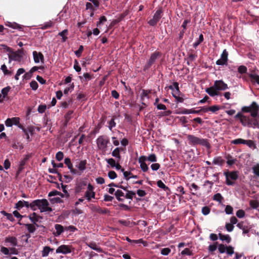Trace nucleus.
Returning a JSON list of instances; mask_svg holds the SVG:
<instances>
[{"instance_id": "obj_1", "label": "nucleus", "mask_w": 259, "mask_h": 259, "mask_svg": "<svg viewBox=\"0 0 259 259\" xmlns=\"http://www.w3.org/2000/svg\"><path fill=\"white\" fill-rule=\"evenodd\" d=\"M242 111L250 113L249 115H246L238 112L235 115V118L239 119L243 126L253 128H259L258 122L256 119L258 115L259 105L256 102H253L249 106L243 107Z\"/></svg>"}, {"instance_id": "obj_2", "label": "nucleus", "mask_w": 259, "mask_h": 259, "mask_svg": "<svg viewBox=\"0 0 259 259\" xmlns=\"http://www.w3.org/2000/svg\"><path fill=\"white\" fill-rule=\"evenodd\" d=\"M32 210H36L38 209L41 212H51L52 211L49 206V203L46 199H36L32 201Z\"/></svg>"}, {"instance_id": "obj_3", "label": "nucleus", "mask_w": 259, "mask_h": 259, "mask_svg": "<svg viewBox=\"0 0 259 259\" xmlns=\"http://www.w3.org/2000/svg\"><path fill=\"white\" fill-rule=\"evenodd\" d=\"M224 175L226 177V184L228 186H233L235 184L234 182L229 180L230 179L233 181H235L238 178L237 171H225Z\"/></svg>"}, {"instance_id": "obj_4", "label": "nucleus", "mask_w": 259, "mask_h": 259, "mask_svg": "<svg viewBox=\"0 0 259 259\" xmlns=\"http://www.w3.org/2000/svg\"><path fill=\"white\" fill-rule=\"evenodd\" d=\"M109 141L108 137L106 136H100L96 139V143L98 148L99 150L105 151L107 147V144Z\"/></svg>"}, {"instance_id": "obj_5", "label": "nucleus", "mask_w": 259, "mask_h": 259, "mask_svg": "<svg viewBox=\"0 0 259 259\" xmlns=\"http://www.w3.org/2000/svg\"><path fill=\"white\" fill-rule=\"evenodd\" d=\"M161 56V53L159 52L155 51L152 53L149 59L147 61L144 66L143 69L146 71L149 69L150 67L155 62L156 60Z\"/></svg>"}, {"instance_id": "obj_6", "label": "nucleus", "mask_w": 259, "mask_h": 259, "mask_svg": "<svg viewBox=\"0 0 259 259\" xmlns=\"http://www.w3.org/2000/svg\"><path fill=\"white\" fill-rule=\"evenodd\" d=\"M162 13V11L161 10L159 9L157 10L155 13H154L153 18L150 19L148 22V23L149 25L152 26H155L157 22L160 20L161 19L162 16L161 14Z\"/></svg>"}, {"instance_id": "obj_7", "label": "nucleus", "mask_w": 259, "mask_h": 259, "mask_svg": "<svg viewBox=\"0 0 259 259\" xmlns=\"http://www.w3.org/2000/svg\"><path fill=\"white\" fill-rule=\"evenodd\" d=\"M228 60V53L227 50L225 49L221 55V58L216 61V64L219 66L227 65Z\"/></svg>"}, {"instance_id": "obj_8", "label": "nucleus", "mask_w": 259, "mask_h": 259, "mask_svg": "<svg viewBox=\"0 0 259 259\" xmlns=\"http://www.w3.org/2000/svg\"><path fill=\"white\" fill-rule=\"evenodd\" d=\"M213 86L217 91H225L228 89L227 84L222 80H215Z\"/></svg>"}, {"instance_id": "obj_9", "label": "nucleus", "mask_w": 259, "mask_h": 259, "mask_svg": "<svg viewBox=\"0 0 259 259\" xmlns=\"http://www.w3.org/2000/svg\"><path fill=\"white\" fill-rule=\"evenodd\" d=\"M64 163L67 166L68 168L70 170V172L72 175L78 176L80 175L79 172L77 169L73 168V165L71 161V159L69 158L66 157L65 158Z\"/></svg>"}, {"instance_id": "obj_10", "label": "nucleus", "mask_w": 259, "mask_h": 259, "mask_svg": "<svg viewBox=\"0 0 259 259\" xmlns=\"http://www.w3.org/2000/svg\"><path fill=\"white\" fill-rule=\"evenodd\" d=\"M5 243L6 245H10L12 247H16L18 246V240L14 236H9L5 239Z\"/></svg>"}, {"instance_id": "obj_11", "label": "nucleus", "mask_w": 259, "mask_h": 259, "mask_svg": "<svg viewBox=\"0 0 259 259\" xmlns=\"http://www.w3.org/2000/svg\"><path fill=\"white\" fill-rule=\"evenodd\" d=\"M32 55L35 63H39L40 62L44 63V56L41 52L34 51L32 52Z\"/></svg>"}, {"instance_id": "obj_12", "label": "nucleus", "mask_w": 259, "mask_h": 259, "mask_svg": "<svg viewBox=\"0 0 259 259\" xmlns=\"http://www.w3.org/2000/svg\"><path fill=\"white\" fill-rule=\"evenodd\" d=\"M71 251V249L66 245H60L56 250V253H62L63 254L69 253Z\"/></svg>"}, {"instance_id": "obj_13", "label": "nucleus", "mask_w": 259, "mask_h": 259, "mask_svg": "<svg viewBox=\"0 0 259 259\" xmlns=\"http://www.w3.org/2000/svg\"><path fill=\"white\" fill-rule=\"evenodd\" d=\"M142 93L140 95V100L142 101V104L146 106L144 101L145 99L148 100L149 99V94L151 93V90H142Z\"/></svg>"}, {"instance_id": "obj_14", "label": "nucleus", "mask_w": 259, "mask_h": 259, "mask_svg": "<svg viewBox=\"0 0 259 259\" xmlns=\"http://www.w3.org/2000/svg\"><path fill=\"white\" fill-rule=\"evenodd\" d=\"M187 138L189 144L193 145H198L201 139L192 135H188Z\"/></svg>"}, {"instance_id": "obj_15", "label": "nucleus", "mask_w": 259, "mask_h": 259, "mask_svg": "<svg viewBox=\"0 0 259 259\" xmlns=\"http://www.w3.org/2000/svg\"><path fill=\"white\" fill-rule=\"evenodd\" d=\"M121 172L123 173L124 178L126 180L128 181L130 179H137L138 176L137 175H133L132 173L130 171H125L124 169H121Z\"/></svg>"}, {"instance_id": "obj_16", "label": "nucleus", "mask_w": 259, "mask_h": 259, "mask_svg": "<svg viewBox=\"0 0 259 259\" xmlns=\"http://www.w3.org/2000/svg\"><path fill=\"white\" fill-rule=\"evenodd\" d=\"M87 161L86 160H81L78 164L76 165L75 166L80 171V174L83 172L86 169Z\"/></svg>"}, {"instance_id": "obj_17", "label": "nucleus", "mask_w": 259, "mask_h": 259, "mask_svg": "<svg viewBox=\"0 0 259 259\" xmlns=\"http://www.w3.org/2000/svg\"><path fill=\"white\" fill-rule=\"evenodd\" d=\"M34 131V128L33 126H29L27 128L26 130V132H23L26 136V139L27 142H30L31 141L32 139L30 138L29 136V134H30L31 135H32L33 134V132Z\"/></svg>"}, {"instance_id": "obj_18", "label": "nucleus", "mask_w": 259, "mask_h": 259, "mask_svg": "<svg viewBox=\"0 0 259 259\" xmlns=\"http://www.w3.org/2000/svg\"><path fill=\"white\" fill-rule=\"evenodd\" d=\"M55 228L56 232H54L53 234L56 237L59 236L63 232H64V227L61 225L56 224L55 225Z\"/></svg>"}, {"instance_id": "obj_19", "label": "nucleus", "mask_w": 259, "mask_h": 259, "mask_svg": "<svg viewBox=\"0 0 259 259\" xmlns=\"http://www.w3.org/2000/svg\"><path fill=\"white\" fill-rule=\"evenodd\" d=\"M205 92L210 96V97H214L215 96H218L219 93L214 88V86H212L210 88H206L205 89Z\"/></svg>"}, {"instance_id": "obj_20", "label": "nucleus", "mask_w": 259, "mask_h": 259, "mask_svg": "<svg viewBox=\"0 0 259 259\" xmlns=\"http://www.w3.org/2000/svg\"><path fill=\"white\" fill-rule=\"evenodd\" d=\"M219 239L223 242H225L226 243L229 244L231 241V238L229 235H224L221 233L218 234Z\"/></svg>"}, {"instance_id": "obj_21", "label": "nucleus", "mask_w": 259, "mask_h": 259, "mask_svg": "<svg viewBox=\"0 0 259 259\" xmlns=\"http://www.w3.org/2000/svg\"><path fill=\"white\" fill-rule=\"evenodd\" d=\"M122 150V148H120L119 147H116L114 149V150L112 152L111 155L113 157H115L116 159L118 160H120L121 158L120 152V151Z\"/></svg>"}, {"instance_id": "obj_22", "label": "nucleus", "mask_w": 259, "mask_h": 259, "mask_svg": "<svg viewBox=\"0 0 259 259\" xmlns=\"http://www.w3.org/2000/svg\"><path fill=\"white\" fill-rule=\"evenodd\" d=\"M116 199L118 201H123L124 198L122 197H124V193L120 190H117L114 193Z\"/></svg>"}, {"instance_id": "obj_23", "label": "nucleus", "mask_w": 259, "mask_h": 259, "mask_svg": "<svg viewBox=\"0 0 259 259\" xmlns=\"http://www.w3.org/2000/svg\"><path fill=\"white\" fill-rule=\"evenodd\" d=\"M53 248H51L50 247L46 246L44 247L43 250L41 251V256L42 257H47L48 256L50 251H53Z\"/></svg>"}, {"instance_id": "obj_24", "label": "nucleus", "mask_w": 259, "mask_h": 259, "mask_svg": "<svg viewBox=\"0 0 259 259\" xmlns=\"http://www.w3.org/2000/svg\"><path fill=\"white\" fill-rule=\"evenodd\" d=\"M199 145L205 147L207 149H210L211 145L207 139L201 138L199 143Z\"/></svg>"}, {"instance_id": "obj_25", "label": "nucleus", "mask_w": 259, "mask_h": 259, "mask_svg": "<svg viewBox=\"0 0 259 259\" xmlns=\"http://www.w3.org/2000/svg\"><path fill=\"white\" fill-rule=\"evenodd\" d=\"M224 163V160L220 156L215 157L213 158L212 161V164L214 165H218L222 166Z\"/></svg>"}, {"instance_id": "obj_26", "label": "nucleus", "mask_w": 259, "mask_h": 259, "mask_svg": "<svg viewBox=\"0 0 259 259\" xmlns=\"http://www.w3.org/2000/svg\"><path fill=\"white\" fill-rule=\"evenodd\" d=\"M95 192L86 191L84 194V197L88 201H90L92 198H95Z\"/></svg>"}, {"instance_id": "obj_27", "label": "nucleus", "mask_w": 259, "mask_h": 259, "mask_svg": "<svg viewBox=\"0 0 259 259\" xmlns=\"http://www.w3.org/2000/svg\"><path fill=\"white\" fill-rule=\"evenodd\" d=\"M168 88L173 91L172 93H180V91L179 87V83L177 82H174L171 85H169Z\"/></svg>"}, {"instance_id": "obj_28", "label": "nucleus", "mask_w": 259, "mask_h": 259, "mask_svg": "<svg viewBox=\"0 0 259 259\" xmlns=\"http://www.w3.org/2000/svg\"><path fill=\"white\" fill-rule=\"evenodd\" d=\"M249 205L252 209L259 210V203L256 200H250L249 201Z\"/></svg>"}, {"instance_id": "obj_29", "label": "nucleus", "mask_w": 259, "mask_h": 259, "mask_svg": "<svg viewBox=\"0 0 259 259\" xmlns=\"http://www.w3.org/2000/svg\"><path fill=\"white\" fill-rule=\"evenodd\" d=\"M24 225L25 226L29 233H33L36 230L34 224H24Z\"/></svg>"}, {"instance_id": "obj_30", "label": "nucleus", "mask_w": 259, "mask_h": 259, "mask_svg": "<svg viewBox=\"0 0 259 259\" xmlns=\"http://www.w3.org/2000/svg\"><path fill=\"white\" fill-rule=\"evenodd\" d=\"M245 145H247L249 148L252 150L256 148L255 142L251 140H246Z\"/></svg>"}, {"instance_id": "obj_31", "label": "nucleus", "mask_w": 259, "mask_h": 259, "mask_svg": "<svg viewBox=\"0 0 259 259\" xmlns=\"http://www.w3.org/2000/svg\"><path fill=\"white\" fill-rule=\"evenodd\" d=\"M115 117L113 116L110 121L107 122L108 124L107 127L110 131H112V128L116 126V123L115 122Z\"/></svg>"}, {"instance_id": "obj_32", "label": "nucleus", "mask_w": 259, "mask_h": 259, "mask_svg": "<svg viewBox=\"0 0 259 259\" xmlns=\"http://www.w3.org/2000/svg\"><path fill=\"white\" fill-rule=\"evenodd\" d=\"M29 218L33 224L36 225L37 227H38V225L36 224V222H38V220L35 212H33L32 214L30 215L29 216Z\"/></svg>"}, {"instance_id": "obj_33", "label": "nucleus", "mask_w": 259, "mask_h": 259, "mask_svg": "<svg viewBox=\"0 0 259 259\" xmlns=\"http://www.w3.org/2000/svg\"><path fill=\"white\" fill-rule=\"evenodd\" d=\"M226 158L227 160V164L229 166L233 165L237 160L236 159L233 158L230 155H227Z\"/></svg>"}, {"instance_id": "obj_34", "label": "nucleus", "mask_w": 259, "mask_h": 259, "mask_svg": "<svg viewBox=\"0 0 259 259\" xmlns=\"http://www.w3.org/2000/svg\"><path fill=\"white\" fill-rule=\"evenodd\" d=\"M246 140L239 138L231 141V143L234 145H238L240 144L245 145V144L246 143Z\"/></svg>"}, {"instance_id": "obj_35", "label": "nucleus", "mask_w": 259, "mask_h": 259, "mask_svg": "<svg viewBox=\"0 0 259 259\" xmlns=\"http://www.w3.org/2000/svg\"><path fill=\"white\" fill-rule=\"evenodd\" d=\"M1 69L5 75H11L12 74L11 71L7 69V67L5 64H3L1 66Z\"/></svg>"}, {"instance_id": "obj_36", "label": "nucleus", "mask_w": 259, "mask_h": 259, "mask_svg": "<svg viewBox=\"0 0 259 259\" xmlns=\"http://www.w3.org/2000/svg\"><path fill=\"white\" fill-rule=\"evenodd\" d=\"M136 195L135 192L133 191H127L126 193L124 195V198L129 199L131 200H133L134 196Z\"/></svg>"}, {"instance_id": "obj_37", "label": "nucleus", "mask_w": 259, "mask_h": 259, "mask_svg": "<svg viewBox=\"0 0 259 259\" xmlns=\"http://www.w3.org/2000/svg\"><path fill=\"white\" fill-rule=\"evenodd\" d=\"M73 113V111L69 110L65 115L64 118L65 119V122L66 123H68L70 120V119L72 118V115Z\"/></svg>"}, {"instance_id": "obj_38", "label": "nucleus", "mask_w": 259, "mask_h": 259, "mask_svg": "<svg viewBox=\"0 0 259 259\" xmlns=\"http://www.w3.org/2000/svg\"><path fill=\"white\" fill-rule=\"evenodd\" d=\"M53 25V22L51 21L46 22L41 25L40 29L45 30L49 28H51Z\"/></svg>"}, {"instance_id": "obj_39", "label": "nucleus", "mask_w": 259, "mask_h": 259, "mask_svg": "<svg viewBox=\"0 0 259 259\" xmlns=\"http://www.w3.org/2000/svg\"><path fill=\"white\" fill-rule=\"evenodd\" d=\"M10 247L7 248L5 246H1L0 248V251L2 253L4 254V255H10Z\"/></svg>"}, {"instance_id": "obj_40", "label": "nucleus", "mask_w": 259, "mask_h": 259, "mask_svg": "<svg viewBox=\"0 0 259 259\" xmlns=\"http://www.w3.org/2000/svg\"><path fill=\"white\" fill-rule=\"evenodd\" d=\"M227 246L223 244H220L218 245V250L220 253H224L226 252Z\"/></svg>"}, {"instance_id": "obj_41", "label": "nucleus", "mask_w": 259, "mask_h": 259, "mask_svg": "<svg viewBox=\"0 0 259 259\" xmlns=\"http://www.w3.org/2000/svg\"><path fill=\"white\" fill-rule=\"evenodd\" d=\"M203 36L202 34H200L199 36L198 39L196 41L193 45L194 48H196L203 41Z\"/></svg>"}, {"instance_id": "obj_42", "label": "nucleus", "mask_w": 259, "mask_h": 259, "mask_svg": "<svg viewBox=\"0 0 259 259\" xmlns=\"http://www.w3.org/2000/svg\"><path fill=\"white\" fill-rule=\"evenodd\" d=\"M223 197L220 193H217L213 196V200L221 203L223 200Z\"/></svg>"}, {"instance_id": "obj_43", "label": "nucleus", "mask_w": 259, "mask_h": 259, "mask_svg": "<svg viewBox=\"0 0 259 259\" xmlns=\"http://www.w3.org/2000/svg\"><path fill=\"white\" fill-rule=\"evenodd\" d=\"M157 185L159 188H161L165 191L169 189L168 187H167L161 180H159L157 182Z\"/></svg>"}, {"instance_id": "obj_44", "label": "nucleus", "mask_w": 259, "mask_h": 259, "mask_svg": "<svg viewBox=\"0 0 259 259\" xmlns=\"http://www.w3.org/2000/svg\"><path fill=\"white\" fill-rule=\"evenodd\" d=\"M177 93H172V95L175 98L177 103H183L184 99L183 97L178 96Z\"/></svg>"}, {"instance_id": "obj_45", "label": "nucleus", "mask_w": 259, "mask_h": 259, "mask_svg": "<svg viewBox=\"0 0 259 259\" xmlns=\"http://www.w3.org/2000/svg\"><path fill=\"white\" fill-rule=\"evenodd\" d=\"M13 61H20L22 59V56L17 53H13V54L11 55Z\"/></svg>"}, {"instance_id": "obj_46", "label": "nucleus", "mask_w": 259, "mask_h": 259, "mask_svg": "<svg viewBox=\"0 0 259 259\" xmlns=\"http://www.w3.org/2000/svg\"><path fill=\"white\" fill-rule=\"evenodd\" d=\"M11 89L10 87L8 86L4 88H3L1 91V94L3 95V98H6L7 95H8L9 92Z\"/></svg>"}, {"instance_id": "obj_47", "label": "nucleus", "mask_w": 259, "mask_h": 259, "mask_svg": "<svg viewBox=\"0 0 259 259\" xmlns=\"http://www.w3.org/2000/svg\"><path fill=\"white\" fill-rule=\"evenodd\" d=\"M247 71V68L245 66L241 65L239 66L238 68V72L241 74L246 73Z\"/></svg>"}, {"instance_id": "obj_48", "label": "nucleus", "mask_w": 259, "mask_h": 259, "mask_svg": "<svg viewBox=\"0 0 259 259\" xmlns=\"http://www.w3.org/2000/svg\"><path fill=\"white\" fill-rule=\"evenodd\" d=\"M148 161L151 162H155L157 161V157L155 154H151L148 157H147Z\"/></svg>"}, {"instance_id": "obj_49", "label": "nucleus", "mask_w": 259, "mask_h": 259, "mask_svg": "<svg viewBox=\"0 0 259 259\" xmlns=\"http://www.w3.org/2000/svg\"><path fill=\"white\" fill-rule=\"evenodd\" d=\"M25 69L24 68H19L18 69V70L17 71V72L15 75V79L16 80H18L19 79V76L24 73L25 72Z\"/></svg>"}, {"instance_id": "obj_50", "label": "nucleus", "mask_w": 259, "mask_h": 259, "mask_svg": "<svg viewBox=\"0 0 259 259\" xmlns=\"http://www.w3.org/2000/svg\"><path fill=\"white\" fill-rule=\"evenodd\" d=\"M234 253V248L231 245L228 246L226 250V253L228 255L231 256Z\"/></svg>"}, {"instance_id": "obj_51", "label": "nucleus", "mask_w": 259, "mask_h": 259, "mask_svg": "<svg viewBox=\"0 0 259 259\" xmlns=\"http://www.w3.org/2000/svg\"><path fill=\"white\" fill-rule=\"evenodd\" d=\"M218 242H215L212 244L209 245L208 250L209 252H212L216 250L217 248Z\"/></svg>"}, {"instance_id": "obj_52", "label": "nucleus", "mask_w": 259, "mask_h": 259, "mask_svg": "<svg viewBox=\"0 0 259 259\" xmlns=\"http://www.w3.org/2000/svg\"><path fill=\"white\" fill-rule=\"evenodd\" d=\"M133 243L136 244H142L144 246L146 247L148 246V243L147 241L143 240L142 239H139L138 240H133Z\"/></svg>"}, {"instance_id": "obj_53", "label": "nucleus", "mask_w": 259, "mask_h": 259, "mask_svg": "<svg viewBox=\"0 0 259 259\" xmlns=\"http://www.w3.org/2000/svg\"><path fill=\"white\" fill-rule=\"evenodd\" d=\"M30 87L33 91H36L38 87L37 82L35 80H32L30 82Z\"/></svg>"}, {"instance_id": "obj_54", "label": "nucleus", "mask_w": 259, "mask_h": 259, "mask_svg": "<svg viewBox=\"0 0 259 259\" xmlns=\"http://www.w3.org/2000/svg\"><path fill=\"white\" fill-rule=\"evenodd\" d=\"M107 21L106 17L104 16H101L99 21L97 22V26H99L100 25L104 24Z\"/></svg>"}, {"instance_id": "obj_55", "label": "nucleus", "mask_w": 259, "mask_h": 259, "mask_svg": "<svg viewBox=\"0 0 259 259\" xmlns=\"http://www.w3.org/2000/svg\"><path fill=\"white\" fill-rule=\"evenodd\" d=\"M24 206L23 203V200L18 201L15 204V208L18 210H20Z\"/></svg>"}, {"instance_id": "obj_56", "label": "nucleus", "mask_w": 259, "mask_h": 259, "mask_svg": "<svg viewBox=\"0 0 259 259\" xmlns=\"http://www.w3.org/2000/svg\"><path fill=\"white\" fill-rule=\"evenodd\" d=\"M108 176L111 180H114L117 178V174L113 170H110L108 173Z\"/></svg>"}, {"instance_id": "obj_57", "label": "nucleus", "mask_w": 259, "mask_h": 259, "mask_svg": "<svg viewBox=\"0 0 259 259\" xmlns=\"http://www.w3.org/2000/svg\"><path fill=\"white\" fill-rule=\"evenodd\" d=\"M210 209L208 206H205L202 208L201 212L204 215H206L210 213Z\"/></svg>"}, {"instance_id": "obj_58", "label": "nucleus", "mask_w": 259, "mask_h": 259, "mask_svg": "<svg viewBox=\"0 0 259 259\" xmlns=\"http://www.w3.org/2000/svg\"><path fill=\"white\" fill-rule=\"evenodd\" d=\"M106 161L108 164H109L112 167H114L116 165V161L113 158L106 159Z\"/></svg>"}, {"instance_id": "obj_59", "label": "nucleus", "mask_w": 259, "mask_h": 259, "mask_svg": "<svg viewBox=\"0 0 259 259\" xmlns=\"http://www.w3.org/2000/svg\"><path fill=\"white\" fill-rule=\"evenodd\" d=\"M12 28L14 29H18L20 31L23 30L22 26L21 25H20L16 22L12 23Z\"/></svg>"}, {"instance_id": "obj_60", "label": "nucleus", "mask_w": 259, "mask_h": 259, "mask_svg": "<svg viewBox=\"0 0 259 259\" xmlns=\"http://www.w3.org/2000/svg\"><path fill=\"white\" fill-rule=\"evenodd\" d=\"M83 50V46L81 45L79 47L78 49L74 52V54L77 57H80L81 56V54Z\"/></svg>"}, {"instance_id": "obj_61", "label": "nucleus", "mask_w": 259, "mask_h": 259, "mask_svg": "<svg viewBox=\"0 0 259 259\" xmlns=\"http://www.w3.org/2000/svg\"><path fill=\"white\" fill-rule=\"evenodd\" d=\"M181 254L182 255H186L190 256L192 255V251L189 248H186L181 251Z\"/></svg>"}, {"instance_id": "obj_62", "label": "nucleus", "mask_w": 259, "mask_h": 259, "mask_svg": "<svg viewBox=\"0 0 259 259\" xmlns=\"http://www.w3.org/2000/svg\"><path fill=\"white\" fill-rule=\"evenodd\" d=\"M249 77L252 80L254 81L258 84H259V75L254 74H250L249 75Z\"/></svg>"}, {"instance_id": "obj_63", "label": "nucleus", "mask_w": 259, "mask_h": 259, "mask_svg": "<svg viewBox=\"0 0 259 259\" xmlns=\"http://www.w3.org/2000/svg\"><path fill=\"white\" fill-rule=\"evenodd\" d=\"M63 157L64 154L62 151H59L56 154V158L59 161H61L63 159Z\"/></svg>"}, {"instance_id": "obj_64", "label": "nucleus", "mask_w": 259, "mask_h": 259, "mask_svg": "<svg viewBox=\"0 0 259 259\" xmlns=\"http://www.w3.org/2000/svg\"><path fill=\"white\" fill-rule=\"evenodd\" d=\"M252 170L253 172L257 176L259 177V164H257L252 167Z\"/></svg>"}]
</instances>
